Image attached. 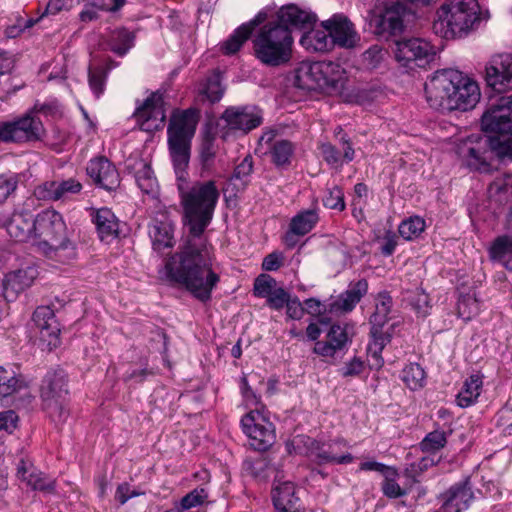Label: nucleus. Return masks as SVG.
<instances>
[{
  "mask_svg": "<svg viewBox=\"0 0 512 512\" xmlns=\"http://www.w3.org/2000/svg\"><path fill=\"white\" fill-rule=\"evenodd\" d=\"M67 393L66 378L62 373L47 374L41 389L44 404L55 400H66Z\"/></svg>",
  "mask_w": 512,
  "mask_h": 512,
  "instance_id": "31",
  "label": "nucleus"
},
{
  "mask_svg": "<svg viewBox=\"0 0 512 512\" xmlns=\"http://www.w3.org/2000/svg\"><path fill=\"white\" fill-rule=\"evenodd\" d=\"M272 500L278 512L296 508L299 497L297 496L295 484L288 480H275L272 490Z\"/></svg>",
  "mask_w": 512,
  "mask_h": 512,
  "instance_id": "27",
  "label": "nucleus"
},
{
  "mask_svg": "<svg viewBox=\"0 0 512 512\" xmlns=\"http://www.w3.org/2000/svg\"><path fill=\"white\" fill-rule=\"evenodd\" d=\"M308 30L300 39L301 46L308 52H328L334 47L330 34L324 28Z\"/></svg>",
  "mask_w": 512,
  "mask_h": 512,
  "instance_id": "32",
  "label": "nucleus"
},
{
  "mask_svg": "<svg viewBox=\"0 0 512 512\" xmlns=\"http://www.w3.org/2000/svg\"><path fill=\"white\" fill-rule=\"evenodd\" d=\"M409 302L419 316L425 317L430 313L429 296L422 289L413 291L409 296Z\"/></svg>",
  "mask_w": 512,
  "mask_h": 512,
  "instance_id": "50",
  "label": "nucleus"
},
{
  "mask_svg": "<svg viewBox=\"0 0 512 512\" xmlns=\"http://www.w3.org/2000/svg\"><path fill=\"white\" fill-rule=\"evenodd\" d=\"M482 130L496 138L472 134L456 143V153L471 169L488 171L490 150L512 160V94L490 104L481 118Z\"/></svg>",
  "mask_w": 512,
  "mask_h": 512,
  "instance_id": "2",
  "label": "nucleus"
},
{
  "mask_svg": "<svg viewBox=\"0 0 512 512\" xmlns=\"http://www.w3.org/2000/svg\"><path fill=\"white\" fill-rule=\"evenodd\" d=\"M18 416L13 410L0 411V431L11 433L17 426Z\"/></svg>",
  "mask_w": 512,
  "mask_h": 512,
  "instance_id": "59",
  "label": "nucleus"
},
{
  "mask_svg": "<svg viewBox=\"0 0 512 512\" xmlns=\"http://www.w3.org/2000/svg\"><path fill=\"white\" fill-rule=\"evenodd\" d=\"M347 81L346 70L333 61H302L295 70V84L302 89L338 93Z\"/></svg>",
  "mask_w": 512,
  "mask_h": 512,
  "instance_id": "5",
  "label": "nucleus"
},
{
  "mask_svg": "<svg viewBox=\"0 0 512 512\" xmlns=\"http://www.w3.org/2000/svg\"><path fill=\"white\" fill-rule=\"evenodd\" d=\"M199 121L196 109L175 110L167 128V142L178 179L183 224L189 234L183 245L167 257L160 275L167 282L185 288L202 302L210 300L220 281L213 269V248L203 236L210 225L220 192L212 180L188 184L185 170L190 159L191 140Z\"/></svg>",
  "mask_w": 512,
  "mask_h": 512,
  "instance_id": "1",
  "label": "nucleus"
},
{
  "mask_svg": "<svg viewBox=\"0 0 512 512\" xmlns=\"http://www.w3.org/2000/svg\"><path fill=\"white\" fill-rule=\"evenodd\" d=\"M479 310V302L474 295L462 296L458 301V315L464 320H470L479 313Z\"/></svg>",
  "mask_w": 512,
  "mask_h": 512,
  "instance_id": "49",
  "label": "nucleus"
},
{
  "mask_svg": "<svg viewBox=\"0 0 512 512\" xmlns=\"http://www.w3.org/2000/svg\"><path fill=\"white\" fill-rule=\"evenodd\" d=\"M461 81L456 85V91L452 97V110L467 111L473 109L481 98L479 85L461 73Z\"/></svg>",
  "mask_w": 512,
  "mask_h": 512,
  "instance_id": "25",
  "label": "nucleus"
},
{
  "mask_svg": "<svg viewBox=\"0 0 512 512\" xmlns=\"http://www.w3.org/2000/svg\"><path fill=\"white\" fill-rule=\"evenodd\" d=\"M477 0H449L436 11L433 31L441 38H463L474 30L479 22Z\"/></svg>",
  "mask_w": 512,
  "mask_h": 512,
  "instance_id": "3",
  "label": "nucleus"
},
{
  "mask_svg": "<svg viewBox=\"0 0 512 512\" xmlns=\"http://www.w3.org/2000/svg\"><path fill=\"white\" fill-rule=\"evenodd\" d=\"M17 187V179L12 175H0V203H3Z\"/></svg>",
  "mask_w": 512,
  "mask_h": 512,
  "instance_id": "58",
  "label": "nucleus"
},
{
  "mask_svg": "<svg viewBox=\"0 0 512 512\" xmlns=\"http://www.w3.org/2000/svg\"><path fill=\"white\" fill-rule=\"evenodd\" d=\"M430 465V460L427 458H422L417 462H413L409 464L405 470L404 475L410 478L413 482H417V478L428 469Z\"/></svg>",
  "mask_w": 512,
  "mask_h": 512,
  "instance_id": "56",
  "label": "nucleus"
},
{
  "mask_svg": "<svg viewBox=\"0 0 512 512\" xmlns=\"http://www.w3.org/2000/svg\"><path fill=\"white\" fill-rule=\"evenodd\" d=\"M396 246L397 236L392 231H387L381 241V253L384 256H390L394 253Z\"/></svg>",
  "mask_w": 512,
  "mask_h": 512,
  "instance_id": "64",
  "label": "nucleus"
},
{
  "mask_svg": "<svg viewBox=\"0 0 512 512\" xmlns=\"http://www.w3.org/2000/svg\"><path fill=\"white\" fill-rule=\"evenodd\" d=\"M253 292L256 297L265 298L270 308L280 310L285 307L288 293L268 274H260L254 281Z\"/></svg>",
  "mask_w": 512,
  "mask_h": 512,
  "instance_id": "19",
  "label": "nucleus"
},
{
  "mask_svg": "<svg viewBox=\"0 0 512 512\" xmlns=\"http://www.w3.org/2000/svg\"><path fill=\"white\" fill-rule=\"evenodd\" d=\"M81 190L82 184L74 178H69L45 182L35 189V195L41 200L65 201L80 193Z\"/></svg>",
  "mask_w": 512,
  "mask_h": 512,
  "instance_id": "20",
  "label": "nucleus"
},
{
  "mask_svg": "<svg viewBox=\"0 0 512 512\" xmlns=\"http://www.w3.org/2000/svg\"><path fill=\"white\" fill-rule=\"evenodd\" d=\"M293 37L290 29L275 21L262 26L253 39L255 56L268 66H280L291 59Z\"/></svg>",
  "mask_w": 512,
  "mask_h": 512,
  "instance_id": "6",
  "label": "nucleus"
},
{
  "mask_svg": "<svg viewBox=\"0 0 512 512\" xmlns=\"http://www.w3.org/2000/svg\"><path fill=\"white\" fill-rule=\"evenodd\" d=\"M93 221L102 242L108 244L118 237L119 221L109 208L98 209L93 216Z\"/></svg>",
  "mask_w": 512,
  "mask_h": 512,
  "instance_id": "30",
  "label": "nucleus"
},
{
  "mask_svg": "<svg viewBox=\"0 0 512 512\" xmlns=\"http://www.w3.org/2000/svg\"><path fill=\"white\" fill-rule=\"evenodd\" d=\"M490 256L512 271V237L501 236L495 239L490 247Z\"/></svg>",
  "mask_w": 512,
  "mask_h": 512,
  "instance_id": "39",
  "label": "nucleus"
},
{
  "mask_svg": "<svg viewBox=\"0 0 512 512\" xmlns=\"http://www.w3.org/2000/svg\"><path fill=\"white\" fill-rule=\"evenodd\" d=\"M368 283L361 279L351 286L345 293L341 294L335 303V307L341 311H351L361 298L367 293Z\"/></svg>",
  "mask_w": 512,
  "mask_h": 512,
  "instance_id": "36",
  "label": "nucleus"
},
{
  "mask_svg": "<svg viewBox=\"0 0 512 512\" xmlns=\"http://www.w3.org/2000/svg\"><path fill=\"white\" fill-rule=\"evenodd\" d=\"M447 443V434L440 429L428 433L421 441L420 446L424 452H436L442 449Z\"/></svg>",
  "mask_w": 512,
  "mask_h": 512,
  "instance_id": "47",
  "label": "nucleus"
},
{
  "mask_svg": "<svg viewBox=\"0 0 512 512\" xmlns=\"http://www.w3.org/2000/svg\"><path fill=\"white\" fill-rule=\"evenodd\" d=\"M320 151L323 159L332 166H341L342 159L338 150L330 143H322L320 145Z\"/></svg>",
  "mask_w": 512,
  "mask_h": 512,
  "instance_id": "55",
  "label": "nucleus"
},
{
  "mask_svg": "<svg viewBox=\"0 0 512 512\" xmlns=\"http://www.w3.org/2000/svg\"><path fill=\"white\" fill-rule=\"evenodd\" d=\"M50 418L56 423H64L68 416L69 411L66 408L65 400L50 401L44 404Z\"/></svg>",
  "mask_w": 512,
  "mask_h": 512,
  "instance_id": "52",
  "label": "nucleus"
},
{
  "mask_svg": "<svg viewBox=\"0 0 512 512\" xmlns=\"http://www.w3.org/2000/svg\"><path fill=\"white\" fill-rule=\"evenodd\" d=\"M38 272L34 266L12 271L3 279V295L7 301H13L17 296L29 288L37 278Z\"/></svg>",
  "mask_w": 512,
  "mask_h": 512,
  "instance_id": "23",
  "label": "nucleus"
},
{
  "mask_svg": "<svg viewBox=\"0 0 512 512\" xmlns=\"http://www.w3.org/2000/svg\"><path fill=\"white\" fill-rule=\"evenodd\" d=\"M5 123L8 142L35 141L39 140L44 134L41 120L31 114H26L18 119Z\"/></svg>",
  "mask_w": 512,
  "mask_h": 512,
  "instance_id": "13",
  "label": "nucleus"
},
{
  "mask_svg": "<svg viewBox=\"0 0 512 512\" xmlns=\"http://www.w3.org/2000/svg\"><path fill=\"white\" fill-rule=\"evenodd\" d=\"M475 499L469 479L455 483L441 495L443 512H464Z\"/></svg>",
  "mask_w": 512,
  "mask_h": 512,
  "instance_id": "15",
  "label": "nucleus"
},
{
  "mask_svg": "<svg viewBox=\"0 0 512 512\" xmlns=\"http://www.w3.org/2000/svg\"><path fill=\"white\" fill-rule=\"evenodd\" d=\"M321 26L330 34L333 46L353 48L359 40L353 23L343 14H334L323 21Z\"/></svg>",
  "mask_w": 512,
  "mask_h": 512,
  "instance_id": "14",
  "label": "nucleus"
},
{
  "mask_svg": "<svg viewBox=\"0 0 512 512\" xmlns=\"http://www.w3.org/2000/svg\"><path fill=\"white\" fill-rule=\"evenodd\" d=\"M363 370L364 362L360 358L354 357L342 368V375L344 377H353L361 374Z\"/></svg>",
  "mask_w": 512,
  "mask_h": 512,
  "instance_id": "63",
  "label": "nucleus"
},
{
  "mask_svg": "<svg viewBox=\"0 0 512 512\" xmlns=\"http://www.w3.org/2000/svg\"><path fill=\"white\" fill-rule=\"evenodd\" d=\"M133 39L128 30L119 28L111 33L108 45L113 52L124 55L132 47Z\"/></svg>",
  "mask_w": 512,
  "mask_h": 512,
  "instance_id": "43",
  "label": "nucleus"
},
{
  "mask_svg": "<svg viewBox=\"0 0 512 512\" xmlns=\"http://www.w3.org/2000/svg\"><path fill=\"white\" fill-rule=\"evenodd\" d=\"M17 477L32 490L47 494L55 492V479L37 469L29 461H20L17 467Z\"/></svg>",
  "mask_w": 512,
  "mask_h": 512,
  "instance_id": "22",
  "label": "nucleus"
},
{
  "mask_svg": "<svg viewBox=\"0 0 512 512\" xmlns=\"http://www.w3.org/2000/svg\"><path fill=\"white\" fill-rule=\"evenodd\" d=\"M401 379L409 389L419 390L424 387L426 373L419 364L410 363L403 368Z\"/></svg>",
  "mask_w": 512,
  "mask_h": 512,
  "instance_id": "42",
  "label": "nucleus"
},
{
  "mask_svg": "<svg viewBox=\"0 0 512 512\" xmlns=\"http://www.w3.org/2000/svg\"><path fill=\"white\" fill-rule=\"evenodd\" d=\"M163 219L155 218L149 228V235L152 239L153 248L161 251L165 248L173 247L175 224L168 217Z\"/></svg>",
  "mask_w": 512,
  "mask_h": 512,
  "instance_id": "28",
  "label": "nucleus"
},
{
  "mask_svg": "<svg viewBox=\"0 0 512 512\" xmlns=\"http://www.w3.org/2000/svg\"><path fill=\"white\" fill-rule=\"evenodd\" d=\"M323 204L329 209L342 211L345 209L344 193L338 186L330 188L323 199Z\"/></svg>",
  "mask_w": 512,
  "mask_h": 512,
  "instance_id": "53",
  "label": "nucleus"
},
{
  "mask_svg": "<svg viewBox=\"0 0 512 512\" xmlns=\"http://www.w3.org/2000/svg\"><path fill=\"white\" fill-rule=\"evenodd\" d=\"M86 171L89 177L104 189L112 190L119 185V174L115 166L104 157L92 159Z\"/></svg>",
  "mask_w": 512,
  "mask_h": 512,
  "instance_id": "26",
  "label": "nucleus"
},
{
  "mask_svg": "<svg viewBox=\"0 0 512 512\" xmlns=\"http://www.w3.org/2000/svg\"><path fill=\"white\" fill-rule=\"evenodd\" d=\"M105 73L101 68L89 70V85L97 97L104 91Z\"/></svg>",
  "mask_w": 512,
  "mask_h": 512,
  "instance_id": "54",
  "label": "nucleus"
},
{
  "mask_svg": "<svg viewBox=\"0 0 512 512\" xmlns=\"http://www.w3.org/2000/svg\"><path fill=\"white\" fill-rule=\"evenodd\" d=\"M395 60L406 69L421 67L433 60L434 47L421 38H409L396 41L394 48Z\"/></svg>",
  "mask_w": 512,
  "mask_h": 512,
  "instance_id": "10",
  "label": "nucleus"
},
{
  "mask_svg": "<svg viewBox=\"0 0 512 512\" xmlns=\"http://www.w3.org/2000/svg\"><path fill=\"white\" fill-rule=\"evenodd\" d=\"M26 387V382L21 374L7 370L0 366V396H10Z\"/></svg>",
  "mask_w": 512,
  "mask_h": 512,
  "instance_id": "40",
  "label": "nucleus"
},
{
  "mask_svg": "<svg viewBox=\"0 0 512 512\" xmlns=\"http://www.w3.org/2000/svg\"><path fill=\"white\" fill-rule=\"evenodd\" d=\"M6 230L10 237L18 242L35 239L34 219L30 213H14L6 224Z\"/></svg>",
  "mask_w": 512,
  "mask_h": 512,
  "instance_id": "29",
  "label": "nucleus"
},
{
  "mask_svg": "<svg viewBox=\"0 0 512 512\" xmlns=\"http://www.w3.org/2000/svg\"><path fill=\"white\" fill-rule=\"evenodd\" d=\"M134 118L142 131L152 133L162 129L166 119L162 94L159 92L151 93L136 108Z\"/></svg>",
  "mask_w": 512,
  "mask_h": 512,
  "instance_id": "11",
  "label": "nucleus"
},
{
  "mask_svg": "<svg viewBox=\"0 0 512 512\" xmlns=\"http://www.w3.org/2000/svg\"><path fill=\"white\" fill-rule=\"evenodd\" d=\"M461 72L455 69H441L433 73L425 84L426 99L437 110L451 111L452 97Z\"/></svg>",
  "mask_w": 512,
  "mask_h": 512,
  "instance_id": "8",
  "label": "nucleus"
},
{
  "mask_svg": "<svg viewBox=\"0 0 512 512\" xmlns=\"http://www.w3.org/2000/svg\"><path fill=\"white\" fill-rule=\"evenodd\" d=\"M261 22V15L259 14L254 20L237 28L229 37V39H227L223 44L222 49L224 50L225 54L236 53L241 48L243 43L250 37L254 28Z\"/></svg>",
  "mask_w": 512,
  "mask_h": 512,
  "instance_id": "35",
  "label": "nucleus"
},
{
  "mask_svg": "<svg viewBox=\"0 0 512 512\" xmlns=\"http://www.w3.org/2000/svg\"><path fill=\"white\" fill-rule=\"evenodd\" d=\"M200 93L205 96L209 102H218L224 94V88L221 84L220 75L214 74L209 77L201 88Z\"/></svg>",
  "mask_w": 512,
  "mask_h": 512,
  "instance_id": "46",
  "label": "nucleus"
},
{
  "mask_svg": "<svg viewBox=\"0 0 512 512\" xmlns=\"http://www.w3.org/2000/svg\"><path fill=\"white\" fill-rule=\"evenodd\" d=\"M283 261L284 256L281 252H272L263 259L262 268L265 271H276L283 265Z\"/></svg>",
  "mask_w": 512,
  "mask_h": 512,
  "instance_id": "61",
  "label": "nucleus"
},
{
  "mask_svg": "<svg viewBox=\"0 0 512 512\" xmlns=\"http://www.w3.org/2000/svg\"><path fill=\"white\" fill-rule=\"evenodd\" d=\"M35 239L38 247L48 257L58 260L75 257V248L67 238L66 225L55 210H44L34 219Z\"/></svg>",
  "mask_w": 512,
  "mask_h": 512,
  "instance_id": "4",
  "label": "nucleus"
},
{
  "mask_svg": "<svg viewBox=\"0 0 512 512\" xmlns=\"http://www.w3.org/2000/svg\"><path fill=\"white\" fill-rule=\"evenodd\" d=\"M207 497L208 494L203 488H197L186 494L174 508H178L180 512H183L184 510L201 505Z\"/></svg>",
  "mask_w": 512,
  "mask_h": 512,
  "instance_id": "51",
  "label": "nucleus"
},
{
  "mask_svg": "<svg viewBox=\"0 0 512 512\" xmlns=\"http://www.w3.org/2000/svg\"><path fill=\"white\" fill-rule=\"evenodd\" d=\"M353 327L348 324H333L327 332L325 341H317L314 353L323 357H333L351 341Z\"/></svg>",
  "mask_w": 512,
  "mask_h": 512,
  "instance_id": "17",
  "label": "nucleus"
},
{
  "mask_svg": "<svg viewBox=\"0 0 512 512\" xmlns=\"http://www.w3.org/2000/svg\"><path fill=\"white\" fill-rule=\"evenodd\" d=\"M222 119L232 130L247 133L262 123V113L254 107H230L225 110Z\"/></svg>",
  "mask_w": 512,
  "mask_h": 512,
  "instance_id": "18",
  "label": "nucleus"
},
{
  "mask_svg": "<svg viewBox=\"0 0 512 512\" xmlns=\"http://www.w3.org/2000/svg\"><path fill=\"white\" fill-rule=\"evenodd\" d=\"M32 320L39 330L40 340L49 349L57 347L60 343V328L53 309L49 306L37 307Z\"/></svg>",
  "mask_w": 512,
  "mask_h": 512,
  "instance_id": "16",
  "label": "nucleus"
},
{
  "mask_svg": "<svg viewBox=\"0 0 512 512\" xmlns=\"http://www.w3.org/2000/svg\"><path fill=\"white\" fill-rule=\"evenodd\" d=\"M241 425L253 449L265 451L274 443V426L265 415L264 407L251 409L242 417Z\"/></svg>",
  "mask_w": 512,
  "mask_h": 512,
  "instance_id": "9",
  "label": "nucleus"
},
{
  "mask_svg": "<svg viewBox=\"0 0 512 512\" xmlns=\"http://www.w3.org/2000/svg\"><path fill=\"white\" fill-rule=\"evenodd\" d=\"M99 11L101 10L98 8V5H95V1L87 0V3L79 13V19L84 23L94 21L98 19Z\"/></svg>",
  "mask_w": 512,
  "mask_h": 512,
  "instance_id": "60",
  "label": "nucleus"
},
{
  "mask_svg": "<svg viewBox=\"0 0 512 512\" xmlns=\"http://www.w3.org/2000/svg\"><path fill=\"white\" fill-rule=\"evenodd\" d=\"M135 180L140 190L148 195H154L157 192V180L153 175L150 165L140 159L135 165Z\"/></svg>",
  "mask_w": 512,
  "mask_h": 512,
  "instance_id": "37",
  "label": "nucleus"
},
{
  "mask_svg": "<svg viewBox=\"0 0 512 512\" xmlns=\"http://www.w3.org/2000/svg\"><path fill=\"white\" fill-rule=\"evenodd\" d=\"M290 29L307 30L311 29L316 22V15L306 9H302L295 4H289L281 7L277 12L275 21Z\"/></svg>",
  "mask_w": 512,
  "mask_h": 512,
  "instance_id": "24",
  "label": "nucleus"
},
{
  "mask_svg": "<svg viewBox=\"0 0 512 512\" xmlns=\"http://www.w3.org/2000/svg\"><path fill=\"white\" fill-rule=\"evenodd\" d=\"M424 230L425 220L419 216H413L403 220L398 227L400 236L405 240L418 238Z\"/></svg>",
  "mask_w": 512,
  "mask_h": 512,
  "instance_id": "44",
  "label": "nucleus"
},
{
  "mask_svg": "<svg viewBox=\"0 0 512 512\" xmlns=\"http://www.w3.org/2000/svg\"><path fill=\"white\" fill-rule=\"evenodd\" d=\"M259 144L261 146H266L271 161L277 167L283 168L290 164L291 158L294 154V145L289 140L276 139L275 130L265 131L259 139Z\"/></svg>",
  "mask_w": 512,
  "mask_h": 512,
  "instance_id": "21",
  "label": "nucleus"
},
{
  "mask_svg": "<svg viewBox=\"0 0 512 512\" xmlns=\"http://www.w3.org/2000/svg\"><path fill=\"white\" fill-rule=\"evenodd\" d=\"M285 306L287 308V315L291 319H300L304 315V305L299 301L298 298H290V295L288 294V300L285 303Z\"/></svg>",
  "mask_w": 512,
  "mask_h": 512,
  "instance_id": "62",
  "label": "nucleus"
},
{
  "mask_svg": "<svg viewBox=\"0 0 512 512\" xmlns=\"http://www.w3.org/2000/svg\"><path fill=\"white\" fill-rule=\"evenodd\" d=\"M347 446L346 441L344 440H336L332 444L328 446V449L320 448L316 454L315 458L319 464H347L353 461V456L350 453H346L343 455L336 454V446Z\"/></svg>",
  "mask_w": 512,
  "mask_h": 512,
  "instance_id": "41",
  "label": "nucleus"
},
{
  "mask_svg": "<svg viewBox=\"0 0 512 512\" xmlns=\"http://www.w3.org/2000/svg\"><path fill=\"white\" fill-rule=\"evenodd\" d=\"M398 471L395 468L387 470L382 483L383 494L388 498H400L407 494V491L397 483Z\"/></svg>",
  "mask_w": 512,
  "mask_h": 512,
  "instance_id": "45",
  "label": "nucleus"
},
{
  "mask_svg": "<svg viewBox=\"0 0 512 512\" xmlns=\"http://www.w3.org/2000/svg\"><path fill=\"white\" fill-rule=\"evenodd\" d=\"M483 379L479 374H472L463 383V386L457 394V404L466 408L473 405L482 392Z\"/></svg>",
  "mask_w": 512,
  "mask_h": 512,
  "instance_id": "34",
  "label": "nucleus"
},
{
  "mask_svg": "<svg viewBox=\"0 0 512 512\" xmlns=\"http://www.w3.org/2000/svg\"><path fill=\"white\" fill-rule=\"evenodd\" d=\"M407 7L399 1L378 0L369 14V25L379 36L401 33Z\"/></svg>",
  "mask_w": 512,
  "mask_h": 512,
  "instance_id": "7",
  "label": "nucleus"
},
{
  "mask_svg": "<svg viewBox=\"0 0 512 512\" xmlns=\"http://www.w3.org/2000/svg\"><path fill=\"white\" fill-rule=\"evenodd\" d=\"M392 300L387 294H380L376 299L375 313L371 317L373 326L378 327L383 325L390 312Z\"/></svg>",
  "mask_w": 512,
  "mask_h": 512,
  "instance_id": "48",
  "label": "nucleus"
},
{
  "mask_svg": "<svg viewBox=\"0 0 512 512\" xmlns=\"http://www.w3.org/2000/svg\"><path fill=\"white\" fill-rule=\"evenodd\" d=\"M253 171V161L251 157H245L241 163H239L233 174V178L236 180L242 181L243 184H246L249 176Z\"/></svg>",
  "mask_w": 512,
  "mask_h": 512,
  "instance_id": "57",
  "label": "nucleus"
},
{
  "mask_svg": "<svg viewBox=\"0 0 512 512\" xmlns=\"http://www.w3.org/2000/svg\"><path fill=\"white\" fill-rule=\"evenodd\" d=\"M372 340L368 345V364L371 369L379 370L384 360L381 356L383 348L390 342V335L380 331L378 327L372 326L371 329Z\"/></svg>",
  "mask_w": 512,
  "mask_h": 512,
  "instance_id": "33",
  "label": "nucleus"
},
{
  "mask_svg": "<svg viewBox=\"0 0 512 512\" xmlns=\"http://www.w3.org/2000/svg\"><path fill=\"white\" fill-rule=\"evenodd\" d=\"M485 79L493 90L512 89V54H499L491 58L485 68Z\"/></svg>",
  "mask_w": 512,
  "mask_h": 512,
  "instance_id": "12",
  "label": "nucleus"
},
{
  "mask_svg": "<svg viewBox=\"0 0 512 512\" xmlns=\"http://www.w3.org/2000/svg\"><path fill=\"white\" fill-rule=\"evenodd\" d=\"M318 220L319 217L316 210L301 211L291 219L289 232L293 235L304 236L314 228Z\"/></svg>",
  "mask_w": 512,
  "mask_h": 512,
  "instance_id": "38",
  "label": "nucleus"
}]
</instances>
